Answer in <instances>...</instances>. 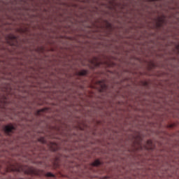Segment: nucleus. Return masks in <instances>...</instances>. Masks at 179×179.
Listing matches in <instances>:
<instances>
[{
	"label": "nucleus",
	"instance_id": "1",
	"mask_svg": "<svg viewBox=\"0 0 179 179\" xmlns=\"http://www.w3.org/2000/svg\"><path fill=\"white\" fill-rule=\"evenodd\" d=\"M68 3L66 1L57 0L56 5L44 8L38 16L42 20L40 30L46 33L43 43L52 47L48 51H59L66 57L68 41L86 43L91 36L100 34V29H103L101 23H106V29L108 34L113 31V24L107 20H103L99 16L100 11L97 6H90Z\"/></svg>",
	"mask_w": 179,
	"mask_h": 179
},
{
	"label": "nucleus",
	"instance_id": "2",
	"mask_svg": "<svg viewBox=\"0 0 179 179\" xmlns=\"http://www.w3.org/2000/svg\"><path fill=\"white\" fill-rule=\"evenodd\" d=\"M43 60L37 57H27L25 62L15 65H8V71L4 75L8 76L10 83L2 89L4 92L0 96V116L6 117L12 113V108H8L12 103H26L28 96H36L41 90L38 87H47L44 83H50V78L54 73L41 64Z\"/></svg>",
	"mask_w": 179,
	"mask_h": 179
},
{
	"label": "nucleus",
	"instance_id": "3",
	"mask_svg": "<svg viewBox=\"0 0 179 179\" xmlns=\"http://www.w3.org/2000/svg\"><path fill=\"white\" fill-rule=\"evenodd\" d=\"M86 127L84 122H78L77 125L70 126L66 124H63L59 127H57V134L63 136L64 138V142L68 145V148L66 150L71 152L72 150H76L80 148L79 143L82 139L79 136L82 134L78 135L75 133L74 131H83Z\"/></svg>",
	"mask_w": 179,
	"mask_h": 179
},
{
	"label": "nucleus",
	"instance_id": "4",
	"mask_svg": "<svg viewBox=\"0 0 179 179\" xmlns=\"http://www.w3.org/2000/svg\"><path fill=\"white\" fill-rule=\"evenodd\" d=\"M6 40L7 44H8L9 46L7 48L5 47L0 48V57H1V58H5V57L8 55V52H9V54H13V52H16V48H19L17 36H14L13 34H9L6 35Z\"/></svg>",
	"mask_w": 179,
	"mask_h": 179
},
{
	"label": "nucleus",
	"instance_id": "5",
	"mask_svg": "<svg viewBox=\"0 0 179 179\" xmlns=\"http://www.w3.org/2000/svg\"><path fill=\"white\" fill-rule=\"evenodd\" d=\"M133 139H134V141L131 144V149H129V152H136V150H143V149L145 150H155V146H153V141H152V140H148L146 145L143 147V139L141 134L133 136Z\"/></svg>",
	"mask_w": 179,
	"mask_h": 179
},
{
	"label": "nucleus",
	"instance_id": "6",
	"mask_svg": "<svg viewBox=\"0 0 179 179\" xmlns=\"http://www.w3.org/2000/svg\"><path fill=\"white\" fill-rule=\"evenodd\" d=\"M16 6L13 9V12L17 19H23V15H24V10H31L30 6H29V1L27 0H15Z\"/></svg>",
	"mask_w": 179,
	"mask_h": 179
},
{
	"label": "nucleus",
	"instance_id": "7",
	"mask_svg": "<svg viewBox=\"0 0 179 179\" xmlns=\"http://www.w3.org/2000/svg\"><path fill=\"white\" fill-rule=\"evenodd\" d=\"M11 171H15V173H23L25 176H38V177H43L44 176V170L38 169L33 166H29L27 169L24 170L23 167L18 166L17 168H13Z\"/></svg>",
	"mask_w": 179,
	"mask_h": 179
},
{
	"label": "nucleus",
	"instance_id": "8",
	"mask_svg": "<svg viewBox=\"0 0 179 179\" xmlns=\"http://www.w3.org/2000/svg\"><path fill=\"white\" fill-rule=\"evenodd\" d=\"M167 17L162 14L160 16H157L155 18L153 19L155 24V29H160V27H163L166 23V18Z\"/></svg>",
	"mask_w": 179,
	"mask_h": 179
},
{
	"label": "nucleus",
	"instance_id": "9",
	"mask_svg": "<svg viewBox=\"0 0 179 179\" xmlns=\"http://www.w3.org/2000/svg\"><path fill=\"white\" fill-rule=\"evenodd\" d=\"M99 57H93L92 59H91L89 62L90 64H92V65L88 64V67L90 69H96V68H100V65H101V62H98Z\"/></svg>",
	"mask_w": 179,
	"mask_h": 179
},
{
	"label": "nucleus",
	"instance_id": "10",
	"mask_svg": "<svg viewBox=\"0 0 179 179\" xmlns=\"http://www.w3.org/2000/svg\"><path fill=\"white\" fill-rule=\"evenodd\" d=\"M3 131L6 135H9L12 134L13 131H16V127L13 126V124L9 123L3 127Z\"/></svg>",
	"mask_w": 179,
	"mask_h": 179
},
{
	"label": "nucleus",
	"instance_id": "11",
	"mask_svg": "<svg viewBox=\"0 0 179 179\" xmlns=\"http://www.w3.org/2000/svg\"><path fill=\"white\" fill-rule=\"evenodd\" d=\"M50 152H57L59 147L58 146V144L57 143L50 142L48 145Z\"/></svg>",
	"mask_w": 179,
	"mask_h": 179
},
{
	"label": "nucleus",
	"instance_id": "12",
	"mask_svg": "<svg viewBox=\"0 0 179 179\" xmlns=\"http://www.w3.org/2000/svg\"><path fill=\"white\" fill-rule=\"evenodd\" d=\"M89 74V70L81 69L76 73V76H87Z\"/></svg>",
	"mask_w": 179,
	"mask_h": 179
},
{
	"label": "nucleus",
	"instance_id": "13",
	"mask_svg": "<svg viewBox=\"0 0 179 179\" xmlns=\"http://www.w3.org/2000/svg\"><path fill=\"white\" fill-rule=\"evenodd\" d=\"M34 51L38 54H44L45 52V46H40L34 49Z\"/></svg>",
	"mask_w": 179,
	"mask_h": 179
},
{
	"label": "nucleus",
	"instance_id": "14",
	"mask_svg": "<svg viewBox=\"0 0 179 179\" xmlns=\"http://www.w3.org/2000/svg\"><path fill=\"white\" fill-rule=\"evenodd\" d=\"M153 68H156V64L153 60H150L148 63V71H152Z\"/></svg>",
	"mask_w": 179,
	"mask_h": 179
},
{
	"label": "nucleus",
	"instance_id": "15",
	"mask_svg": "<svg viewBox=\"0 0 179 179\" xmlns=\"http://www.w3.org/2000/svg\"><path fill=\"white\" fill-rule=\"evenodd\" d=\"M29 30L28 27H20L17 29L18 33H29Z\"/></svg>",
	"mask_w": 179,
	"mask_h": 179
},
{
	"label": "nucleus",
	"instance_id": "16",
	"mask_svg": "<svg viewBox=\"0 0 179 179\" xmlns=\"http://www.w3.org/2000/svg\"><path fill=\"white\" fill-rule=\"evenodd\" d=\"M100 86H101V88L99 90V92L100 93H104V92L107 90V85L101 84Z\"/></svg>",
	"mask_w": 179,
	"mask_h": 179
},
{
	"label": "nucleus",
	"instance_id": "17",
	"mask_svg": "<svg viewBox=\"0 0 179 179\" xmlns=\"http://www.w3.org/2000/svg\"><path fill=\"white\" fill-rule=\"evenodd\" d=\"M50 110V108L45 107L42 109H39L36 111V115H40V113H45V111H48Z\"/></svg>",
	"mask_w": 179,
	"mask_h": 179
},
{
	"label": "nucleus",
	"instance_id": "18",
	"mask_svg": "<svg viewBox=\"0 0 179 179\" xmlns=\"http://www.w3.org/2000/svg\"><path fill=\"white\" fill-rule=\"evenodd\" d=\"M101 164V162L99 159H96L94 162L91 164V166L93 167H99Z\"/></svg>",
	"mask_w": 179,
	"mask_h": 179
},
{
	"label": "nucleus",
	"instance_id": "19",
	"mask_svg": "<svg viewBox=\"0 0 179 179\" xmlns=\"http://www.w3.org/2000/svg\"><path fill=\"white\" fill-rule=\"evenodd\" d=\"M59 158L58 157H55V161L53 162V166L56 169L59 167Z\"/></svg>",
	"mask_w": 179,
	"mask_h": 179
},
{
	"label": "nucleus",
	"instance_id": "20",
	"mask_svg": "<svg viewBox=\"0 0 179 179\" xmlns=\"http://www.w3.org/2000/svg\"><path fill=\"white\" fill-rule=\"evenodd\" d=\"M38 142H40V143H42L43 145H45V143H47V141H45V138L44 137L38 138Z\"/></svg>",
	"mask_w": 179,
	"mask_h": 179
},
{
	"label": "nucleus",
	"instance_id": "21",
	"mask_svg": "<svg viewBox=\"0 0 179 179\" xmlns=\"http://www.w3.org/2000/svg\"><path fill=\"white\" fill-rule=\"evenodd\" d=\"M108 3L112 6H118V4L115 2V0H109Z\"/></svg>",
	"mask_w": 179,
	"mask_h": 179
},
{
	"label": "nucleus",
	"instance_id": "22",
	"mask_svg": "<svg viewBox=\"0 0 179 179\" xmlns=\"http://www.w3.org/2000/svg\"><path fill=\"white\" fill-rule=\"evenodd\" d=\"M139 84L141 85V86H149V83H148V81L141 80L139 82Z\"/></svg>",
	"mask_w": 179,
	"mask_h": 179
},
{
	"label": "nucleus",
	"instance_id": "23",
	"mask_svg": "<svg viewBox=\"0 0 179 179\" xmlns=\"http://www.w3.org/2000/svg\"><path fill=\"white\" fill-rule=\"evenodd\" d=\"M43 6V4L36 3V8H34V10H41V7Z\"/></svg>",
	"mask_w": 179,
	"mask_h": 179
},
{
	"label": "nucleus",
	"instance_id": "24",
	"mask_svg": "<svg viewBox=\"0 0 179 179\" xmlns=\"http://www.w3.org/2000/svg\"><path fill=\"white\" fill-rule=\"evenodd\" d=\"M45 177H48V178H54L55 177V175H54V173H51V172H48L45 174Z\"/></svg>",
	"mask_w": 179,
	"mask_h": 179
},
{
	"label": "nucleus",
	"instance_id": "25",
	"mask_svg": "<svg viewBox=\"0 0 179 179\" xmlns=\"http://www.w3.org/2000/svg\"><path fill=\"white\" fill-rule=\"evenodd\" d=\"M163 0H145V2H159Z\"/></svg>",
	"mask_w": 179,
	"mask_h": 179
},
{
	"label": "nucleus",
	"instance_id": "26",
	"mask_svg": "<svg viewBox=\"0 0 179 179\" xmlns=\"http://www.w3.org/2000/svg\"><path fill=\"white\" fill-rule=\"evenodd\" d=\"M107 8L109 9V10H114L115 9V6H108Z\"/></svg>",
	"mask_w": 179,
	"mask_h": 179
},
{
	"label": "nucleus",
	"instance_id": "27",
	"mask_svg": "<svg viewBox=\"0 0 179 179\" xmlns=\"http://www.w3.org/2000/svg\"><path fill=\"white\" fill-rule=\"evenodd\" d=\"M43 3H45V5H48V3H50V0L44 1Z\"/></svg>",
	"mask_w": 179,
	"mask_h": 179
},
{
	"label": "nucleus",
	"instance_id": "28",
	"mask_svg": "<svg viewBox=\"0 0 179 179\" xmlns=\"http://www.w3.org/2000/svg\"><path fill=\"white\" fill-rule=\"evenodd\" d=\"M174 127V124L168 125V128H173Z\"/></svg>",
	"mask_w": 179,
	"mask_h": 179
},
{
	"label": "nucleus",
	"instance_id": "29",
	"mask_svg": "<svg viewBox=\"0 0 179 179\" xmlns=\"http://www.w3.org/2000/svg\"><path fill=\"white\" fill-rule=\"evenodd\" d=\"M97 83H104V80H99L97 82Z\"/></svg>",
	"mask_w": 179,
	"mask_h": 179
},
{
	"label": "nucleus",
	"instance_id": "30",
	"mask_svg": "<svg viewBox=\"0 0 179 179\" xmlns=\"http://www.w3.org/2000/svg\"><path fill=\"white\" fill-rule=\"evenodd\" d=\"M96 38H101V37H100V36H98V37H96Z\"/></svg>",
	"mask_w": 179,
	"mask_h": 179
},
{
	"label": "nucleus",
	"instance_id": "31",
	"mask_svg": "<svg viewBox=\"0 0 179 179\" xmlns=\"http://www.w3.org/2000/svg\"><path fill=\"white\" fill-rule=\"evenodd\" d=\"M105 13H106L107 15H108V12H107V11H106V12H105Z\"/></svg>",
	"mask_w": 179,
	"mask_h": 179
},
{
	"label": "nucleus",
	"instance_id": "32",
	"mask_svg": "<svg viewBox=\"0 0 179 179\" xmlns=\"http://www.w3.org/2000/svg\"><path fill=\"white\" fill-rule=\"evenodd\" d=\"M106 4L103 3L102 6H104Z\"/></svg>",
	"mask_w": 179,
	"mask_h": 179
},
{
	"label": "nucleus",
	"instance_id": "33",
	"mask_svg": "<svg viewBox=\"0 0 179 179\" xmlns=\"http://www.w3.org/2000/svg\"><path fill=\"white\" fill-rule=\"evenodd\" d=\"M105 178H107V176H106Z\"/></svg>",
	"mask_w": 179,
	"mask_h": 179
},
{
	"label": "nucleus",
	"instance_id": "34",
	"mask_svg": "<svg viewBox=\"0 0 179 179\" xmlns=\"http://www.w3.org/2000/svg\"><path fill=\"white\" fill-rule=\"evenodd\" d=\"M124 43H127V41H124Z\"/></svg>",
	"mask_w": 179,
	"mask_h": 179
},
{
	"label": "nucleus",
	"instance_id": "35",
	"mask_svg": "<svg viewBox=\"0 0 179 179\" xmlns=\"http://www.w3.org/2000/svg\"><path fill=\"white\" fill-rule=\"evenodd\" d=\"M0 169H1V165H0Z\"/></svg>",
	"mask_w": 179,
	"mask_h": 179
}]
</instances>
